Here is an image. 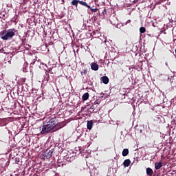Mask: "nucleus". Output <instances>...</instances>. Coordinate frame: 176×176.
I'll list each match as a JSON object with an SVG mask.
<instances>
[{
    "mask_svg": "<svg viewBox=\"0 0 176 176\" xmlns=\"http://www.w3.org/2000/svg\"><path fill=\"white\" fill-rule=\"evenodd\" d=\"M129 149H128V148H124V149L123 150V151H122V155H123L124 157H125V156H126V155L129 154Z\"/></svg>",
    "mask_w": 176,
    "mask_h": 176,
    "instance_id": "14",
    "label": "nucleus"
},
{
    "mask_svg": "<svg viewBox=\"0 0 176 176\" xmlns=\"http://www.w3.org/2000/svg\"><path fill=\"white\" fill-rule=\"evenodd\" d=\"M87 74V69H84L83 71L81 72V75L83 76V75H85Z\"/></svg>",
    "mask_w": 176,
    "mask_h": 176,
    "instance_id": "18",
    "label": "nucleus"
},
{
    "mask_svg": "<svg viewBox=\"0 0 176 176\" xmlns=\"http://www.w3.org/2000/svg\"><path fill=\"white\" fill-rule=\"evenodd\" d=\"M129 23H131V20H128L127 22L126 23V25Z\"/></svg>",
    "mask_w": 176,
    "mask_h": 176,
    "instance_id": "23",
    "label": "nucleus"
},
{
    "mask_svg": "<svg viewBox=\"0 0 176 176\" xmlns=\"http://www.w3.org/2000/svg\"><path fill=\"white\" fill-rule=\"evenodd\" d=\"M104 12H106V10H105V9L104 10Z\"/></svg>",
    "mask_w": 176,
    "mask_h": 176,
    "instance_id": "25",
    "label": "nucleus"
},
{
    "mask_svg": "<svg viewBox=\"0 0 176 176\" xmlns=\"http://www.w3.org/2000/svg\"><path fill=\"white\" fill-rule=\"evenodd\" d=\"M89 97V94L88 93H85L83 94L82 97V100L83 101H85L87 100Z\"/></svg>",
    "mask_w": 176,
    "mask_h": 176,
    "instance_id": "12",
    "label": "nucleus"
},
{
    "mask_svg": "<svg viewBox=\"0 0 176 176\" xmlns=\"http://www.w3.org/2000/svg\"><path fill=\"white\" fill-rule=\"evenodd\" d=\"M54 153V150L52 149L50 151H46L44 154L43 156L45 157L46 158L49 159L52 157V153Z\"/></svg>",
    "mask_w": 176,
    "mask_h": 176,
    "instance_id": "5",
    "label": "nucleus"
},
{
    "mask_svg": "<svg viewBox=\"0 0 176 176\" xmlns=\"http://www.w3.org/2000/svg\"><path fill=\"white\" fill-rule=\"evenodd\" d=\"M47 124L51 126V129H53L58 124V118L56 117L51 118Z\"/></svg>",
    "mask_w": 176,
    "mask_h": 176,
    "instance_id": "2",
    "label": "nucleus"
},
{
    "mask_svg": "<svg viewBox=\"0 0 176 176\" xmlns=\"http://www.w3.org/2000/svg\"><path fill=\"white\" fill-rule=\"evenodd\" d=\"M162 167V162L155 163V170H160V168H161Z\"/></svg>",
    "mask_w": 176,
    "mask_h": 176,
    "instance_id": "11",
    "label": "nucleus"
},
{
    "mask_svg": "<svg viewBox=\"0 0 176 176\" xmlns=\"http://www.w3.org/2000/svg\"><path fill=\"white\" fill-rule=\"evenodd\" d=\"M95 107L94 105L91 106L90 109H94Z\"/></svg>",
    "mask_w": 176,
    "mask_h": 176,
    "instance_id": "21",
    "label": "nucleus"
},
{
    "mask_svg": "<svg viewBox=\"0 0 176 176\" xmlns=\"http://www.w3.org/2000/svg\"><path fill=\"white\" fill-rule=\"evenodd\" d=\"M78 166H74V171H78Z\"/></svg>",
    "mask_w": 176,
    "mask_h": 176,
    "instance_id": "19",
    "label": "nucleus"
},
{
    "mask_svg": "<svg viewBox=\"0 0 176 176\" xmlns=\"http://www.w3.org/2000/svg\"><path fill=\"white\" fill-rule=\"evenodd\" d=\"M80 4L82 6H87V3L82 1H78V0H73L71 2L72 6H75L76 8H78V4Z\"/></svg>",
    "mask_w": 176,
    "mask_h": 176,
    "instance_id": "3",
    "label": "nucleus"
},
{
    "mask_svg": "<svg viewBox=\"0 0 176 176\" xmlns=\"http://www.w3.org/2000/svg\"><path fill=\"white\" fill-rule=\"evenodd\" d=\"M130 164H131V161H130L129 159L125 160L124 161V162H123V166H124V167H129V166H130Z\"/></svg>",
    "mask_w": 176,
    "mask_h": 176,
    "instance_id": "8",
    "label": "nucleus"
},
{
    "mask_svg": "<svg viewBox=\"0 0 176 176\" xmlns=\"http://www.w3.org/2000/svg\"><path fill=\"white\" fill-rule=\"evenodd\" d=\"M0 52H3V53H4V54H6L4 52H5V50H3V48H2V49H0Z\"/></svg>",
    "mask_w": 176,
    "mask_h": 176,
    "instance_id": "20",
    "label": "nucleus"
},
{
    "mask_svg": "<svg viewBox=\"0 0 176 176\" xmlns=\"http://www.w3.org/2000/svg\"><path fill=\"white\" fill-rule=\"evenodd\" d=\"M85 7L88 8L89 9H90V10L92 12H96L98 10V9H97V8H95V9L91 8L90 6L87 5V6H85Z\"/></svg>",
    "mask_w": 176,
    "mask_h": 176,
    "instance_id": "13",
    "label": "nucleus"
},
{
    "mask_svg": "<svg viewBox=\"0 0 176 176\" xmlns=\"http://www.w3.org/2000/svg\"><path fill=\"white\" fill-rule=\"evenodd\" d=\"M101 80L102 81V82L105 85L108 84L109 82V80L107 76H103L101 78Z\"/></svg>",
    "mask_w": 176,
    "mask_h": 176,
    "instance_id": "7",
    "label": "nucleus"
},
{
    "mask_svg": "<svg viewBox=\"0 0 176 176\" xmlns=\"http://www.w3.org/2000/svg\"><path fill=\"white\" fill-rule=\"evenodd\" d=\"M19 162H20V158H19V157H15V159H14V163H15L16 164H19Z\"/></svg>",
    "mask_w": 176,
    "mask_h": 176,
    "instance_id": "16",
    "label": "nucleus"
},
{
    "mask_svg": "<svg viewBox=\"0 0 176 176\" xmlns=\"http://www.w3.org/2000/svg\"><path fill=\"white\" fill-rule=\"evenodd\" d=\"M146 174L148 176H152L153 175V170L151 168H146Z\"/></svg>",
    "mask_w": 176,
    "mask_h": 176,
    "instance_id": "10",
    "label": "nucleus"
},
{
    "mask_svg": "<svg viewBox=\"0 0 176 176\" xmlns=\"http://www.w3.org/2000/svg\"><path fill=\"white\" fill-rule=\"evenodd\" d=\"M175 54H176V49H175Z\"/></svg>",
    "mask_w": 176,
    "mask_h": 176,
    "instance_id": "26",
    "label": "nucleus"
},
{
    "mask_svg": "<svg viewBox=\"0 0 176 176\" xmlns=\"http://www.w3.org/2000/svg\"><path fill=\"white\" fill-rule=\"evenodd\" d=\"M140 133H143V129H140Z\"/></svg>",
    "mask_w": 176,
    "mask_h": 176,
    "instance_id": "22",
    "label": "nucleus"
},
{
    "mask_svg": "<svg viewBox=\"0 0 176 176\" xmlns=\"http://www.w3.org/2000/svg\"><path fill=\"white\" fill-rule=\"evenodd\" d=\"M1 38L4 41H8L12 39L16 33H14V29L5 30L1 33Z\"/></svg>",
    "mask_w": 176,
    "mask_h": 176,
    "instance_id": "1",
    "label": "nucleus"
},
{
    "mask_svg": "<svg viewBox=\"0 0 176 176\" xmlns=\"http://www.w3.org/2000/svg\"><path fill=\"white\" fill-rule=\"evenodd\" d=\"M87 126V129L89 130H91L92 129V126H93V121L92 120H88Z\"/></svg>",
    "mask_w": 176,
    "mask_h": 176,
    "instance_id": "9",
    "label": "nucleus"
},
{
    "mask_svg": "<svg viewBox=\"0 0 176 176\" xmlns=\"http://www.w3.org/2000/svg\"><path fill=\"white\" fill-rule=\"evenodd\" d=\"M3 17H5V14H3V16H1L0 18L3 19Z\"/></svg>",
    "mask_w": 176,
    "mask_h": 176,
    "instance_id": "24",
    "label": "nucleus"
},
{
    "mask_svg": "<svg viewBox=\"0 0 176 176\" xmlns=\"http://www.w3.org/2000/svg\"><path fill=\"white\" fill-rule=\"evenodd\" d=\"M52 129V127L50 126L49 124L47 123V124L43 125L41 133L42 134H45L49 131H50Z\"/></svg>",
    "mask_w": 176,
    "mask_h": 176,
    "instance_id": "4",
    "label": "nucleus"
},
{
    "mask_svg": "<svg viewBox=\"0 0 176 176\" xmlns=\"http://www.w3.org/2000/svg\"><path fill=\"white\" fill-rule=\"evenodd\" d=\"M12 22H14V23H17V16H14L12 20H11Z\"/></svg>",
    "mask_w": 176,
    "mask_h": 176,
    "instance_id": "17",
    "label": "nucleus"
},
{
    "mask_svg": "<svg viewBox=\"0 0 176 176\" xmlns=\"http://www.w3.org/2000/svg\"><path fill=\"white\" fill-rule=\"evenodd\" d=\"M91 68L94 71H98V69H99V66H98V65L97 63H92L91 64Z\"/></svg>",
    "mask_w": 176,
    "mask_h": 176,
    "instance_id": "6",
    "label": "nucleus"
},
{
    "mask_svg": "<svg viewBox=\"0 0 176 176\" xmlns=\"http://www.w3.org/2000/svg\"><path fill=\"white\" fill-rule=\"evenodd\" d=\"M145 32H146V28H144V27H141L140 29V32L141 34H144V33H145Z\"/></svg>",
    "mask_w": 176,
    "mask_h": 176,
    "instance_id": "15",
    "label": "nucleus"
}]
</instances>
